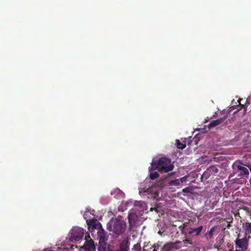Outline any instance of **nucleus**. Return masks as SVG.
<instances>
[{
	"mask_svg": "<svg viewBox=\"0 0 251 251\" xmlns=\"http://www.w3.org/2000/svg\"><path fill=\"white\" fill-rule=\"evenodd\" d=\"M174 165L171 159L161 157L155 161H152L150 170H157L161 173H168L173 170Z\"/></svg>",
	"mask_w": 251,
	"mask_h": 251,
	"instance_id": "obj_1",
	"label": "nucleus"
},
{
	"mask_svg": "<svg viewBox=\"0 0 251 251\" xmlns=\"http://www.w3.org/2000/svg\"><path fill=\"white\" fill-rule=\"evenodd\" d=\"M107 229L119 236L123 234L126 228V223L125 221L117 218L111 219L107 224Z\"/></svg>",
	"mask_w": 251,
	"mask_h": 251,
	"instance_id": "obj_2",
	"label": "nucleus"
},
{
	"mask_svg": "<svg viewBox=\"0 0 251 251\" xmlns=\"http://www.w3.org/2000/svg\"><path fill=\"white\" fill-rule=\"evenodd\" d=\"M88 228L90 231L94 232L95 230H97L98 238H99L100 242H103L107 240L106 233L102 228L101 224L95 219H92L87 222Z\"/></svg>",
	"mask_w": 251,
	"mask_h": 251,
	"instance_id": "obj_3",
	"label": "nucleus"
},
{
	"mask_svg": "<svg viewBox=\"0 0 251 251\" xmlns=\"http://www.w3.org/2000/svg\"><path fill=\"white\" fill-rule=\"evenodd\" d=\"M84 230L79 227H73L71 231L70 240L73 242H78L83 238Z\"/></svg>",
	"mask_w": 251,
	"mask_h": 251,
	"instance_id": "obj_4",
	"label": "nucleus"
},
{
	"mask_svg": "<svg viewBox=\"0 0 251 251\" xmlns=\"http://www.w3.org/2000/svg\"><path fill=\"white\" fill-rule=\"evenodd\" d=\"M239 164H242L241 162H234L232 165V168L235 171V173H239L238 176L241 177L248 178L249 176V172L248 169Z\"/></svg>",
	"mask_w": 251,
	"mask_h": 251,
	"instance_id": "obj_5",
	"label": "nucleus"
},
{
	"mask_svg": "<svg viewBox=\"0 0 251 251\" xmlns=\"http://www.w3.org/2000/svg\"><path fill=\"white\" fill-rule=\"evenodd\" d=\"M240 234H238V238L235 241L236 248H238L245 251L248 248V240L246 237H245L242 239H239Z\"/></svg>",
	"mask_w": 251,
	"mask_h": 251,
	"instance_id": "obj_6",
	"label": "nucleus"
},
{
	"mask_svg": "<svg viewBox=\"0 0 251 251\" xmlns=\"http://www.w3.org/2000/svg\"><path fill=\"white\" fill-rule=\"evenodd\" d=\"M84 251H96V248L93 240L90 239L86 240L82 248Z\"/></svg>",
	"mask_w": 251,
	"mask_h": 251,
	"instance_id": "obj_7",
	"label": "nucleus"
},
{
	"mask_svg": "<svg viewBox=\"0 0 251 251\" xmlns=\"http://www.w3.org/2000/svg\"><path fill=\"white\" fill-rule=\"evenodd\" d=\"M203 228V226H200L196 228L190 227L188 228V233L193 236H198L201 235Z\"/></svg>",
	"mask_w": 251,
	"mask_h": 251,
	"instance_id": "obj_8",
	"label": "nucleus"
},
{
	"mask_svg": "<svg viewBox=\"0 0 251 251\" xmlns=\"http://www.w3.org/2000/svg\"><path fill=\"white\" fill-rule=\"evenodd\" d=\"M218 171L219 170L216 166H211L204 172L202 175V177L203 176H210L211 175H215V174H217Z\"/></svg>",
	"mask_w": 251,
	"mask_h": 251,
	"instance_id": "obj_9",
	"label": "nucleus"
},
{
	"mask_svg": "<svg viewBox=\"0 0 251 251\" xmlns=\"http://www.w3.org/2000/svg\"><path fill=\"white\" fill-rule=\"evenodd\" d=\"M226 116H225L223 118H219L216 120L212 121L208 125V127L211 128L218 126L223 123L226 119Z\"/></svg>",
	"mask_w": 251,
	"mask_h": 251,
	"instance_id": "obj_10",
	"label": "nucleus"
},
{
	"mask_svg": "<svg viewBox=\"0 0 251 251\" xmlns=\"http://www.w3.org/2000/svg\"><path fill=\"white\" fill-rule=\"evenodd\" d=\"M128 220L129 226H131L135 224L138 220V217L134 213H130L128 216Z\"/></svg>",
	"mask_w": 251,
	"mask_h": 251,
	"instance_id": "obj_11",
	"label": "nucleus"
},
{
	"mask_svg": "<svg viewBox=\"0 0 251 251\" xmlns=\"http://www.w3.org/2000/svg\"><path fill=\"white\" fill-rule=\"evenodd\" d=\"M129 246L128 242H123L120 243L119 248L115 251H128Z\"/></svg>",
	"mask_w": 251,
	"mask_h": 251,
	"instance_id": "obj_12",
	"label": "nucleus"
},
{
	"mask_svg": "<svg viewBox=\"0 0 251 251\" xmlns=\"http://www.w3.org/2000/svg\"><path fill=\"white\" fill-rule=\"evenodd\" d=\"M215 229V226H213L210 228L209 230H208L205 234H204V237L206 240H209L213 237L214 235V231Z\"/></svg>",
	"mask_w": 251,
	"mask_h": 251,
	"instance_id": "obj_13",
	"label": "nucleus"
},
{
	"mask_svg": "<svg viewBox=\"0 0 251 251\" xmlns=\"http://www.w3.org/2000/svg\"><path fill=\"white\" fill-rule=\"evenodd\" d=\"M176 248L175 246L172 244H166L162 248L161 251H175Z\"/></svg>",
	"mask_w": 251,
	"mask_h": 251,
	"instance_id": "obj_14",
	"label": "nucleus"
},
{
	"mask_svg": "<svg viewBox=\"0 0 251 251\" xmlns=\"http://www.w3.org/2000/svg\"><path fill=\"white\" fill-rule=\"evenodd\" d=\"M155 170H150V167L149 168L150 171V177L151 180H154L158 178L159 176V175L158 172L154 171Z\"/></svg>",
	"mask_w": 251,
	"mask_h": 251,
	"instance_id": "obj_15",
	"label": "nucleus"
},
{
	"mask_svg": "<svg viewBox=\"0 0 251 251\" xmlns=\"http://www.w3.org/2000/svg\"><path fill=\"white\" fill-rule=\"evenodd\" d=\"M243 227L245 229L246 234H251V223L247 222L243 224Z\"/></svg>",
	"mask_w": 251,
	"mask_h": 251,
	"instance_id": "obj_16",
	"label": "nucleus"
},
{
	"mask_svg": "<svg viewBox=\"0 0 251 251\" xmlns=\"http://www.w3.org/2000/svg\"><path fill=\"white\" fill-rule=\"evenodd\" d=\"M176 147L178 149L183 150L186 147V144H183L181 143L180 141L178 139L176 140Z\"/></svg>",
	"mask_w": 251,
	"mask_h": 251,
	"instance_id": "obj_17",
	"label": "nucleus"
},
{
	"mask_svg": "<svg viewBox=\"0 0 251 251\" xmlns=\"http://www.w3.org/2000/svg\"><path fill=\"white\" fill-rule=\"evenodd\" d=\"M169 184L170 185H173V186H178L180 185V181H179L178 179L172 180L170 181Z\"/></svg>",
	"mask_w": 251,
	"mask_h": 251,
	"instance_id": "obj_18",
	"label": "nucleus"
},
{
	"mask_svg": "<svg viewBox=\"0 0 251 251\" xmlns=\"http://www.w3.org/2000/svg\"><path fill=\"white\" fill-rule=\"evenodd\" d=\"M178 180L180 181V183H185L187 180V177L186 176H184L179 178Z\"/></svg>",
	"mask_w": 251,
	"mask_h": 251,
	"instance_id": "obj_19",
	"label": "nucleus"
},
{
	"mask_svg": "<svg viewBox=\"0 0 251 251\" xmlns=\"http://www.w3.org/2000/svg\"><path fill=\"white\" fill-rule=\"evenodd\" d=\"M182 192L184 193H190L191 189L189 187H186L182 189Z\"/></svg>",
	"mask_w": 251,
	"mask_h": 251,
	"instance_id": "obj_20",
	"label": "nucleus"
},
{
	"mask_svg": "<svg viewBox=\"0 0 251 251\" xmlns=\"http://www.w3.org/2000/svg\"><path fill=\"white\" fill-rule=\"evenodd\" d=\"M183 242L185 244L188 243V244H191V245L192 244V240L191 239H187H187L184 240Z\"/></svg>",
	"mask_w": 251,
	"mask_h": 251,
	"instance_id": "obj_21",
	"label": "nucleus"
},
{
	"mask_svg": "<svg viewBox=\"0 0 251 251\" xmlns=\"http://www.w3.org/2000/svg\"><path fill=\"white\" fill-rule=\"evenodd\" d=\"M153 248H154V249H153L152 251H157V250H156V248H157V249H158L159 248V245L158 244H157L156 245H155V244L152 247Z\"/></svg>",
	"mask_w": 251,
	"mask_h": 251,
	"instance_id": "obj_22",
	"label": "nucleus"
},
{
	"mask_svg": "<svg viewBox=\"0 0 251 251\" xmlns=\"http://www.w3.org/2000/svg\"><path fill=\"white\" fill-rule=\"evenodd\" d=\"M246 103H248V104L250 103V101H249L248 100H246Z\"/></svg>",
	"mask_w": 251,
	"mask_h": 251,
	"instance_id": "obj_23",
	"label": "nucleus"
},
{
	"mask_svg": "<svg viewBox=\"0 0 251 251\" xmlns=\"http://www.w3.org/2000/svg\"><path fill=\"white\" fill-rule=\"evenodd\" d=\"M45 251H51L50 249H45Z\"/></svg>",
	"mask_w": 251,
	"mask_h": 251,
	"instance_id": "obj_24",
	"label": "nucleus"
},
{
	"mask_svg": "<svg viewBox=\"0 0 251 251\" xmlns=\"http://www.w3.org/2000/svg\"><path fill=\"white\" fill-rule=\"evenodd\" d=\"M250 184H251V178L250 179Z\"/></svg>",
	"mask_w": 251,
	"mask_h": 251,
	"instance_id": "obj_25",
	"label": "nucleus"
},
{
	"mask_svg": "<svg viewBox=\"0 0 251 251\" xmlns=\"http://www.w3.org/2000/svg\"><path fill=\"white\" fill-rule=\"evenodd\" d=\"M242 100V99H239V100H238V101L239 102L240 104H241L240 101L241 100Z\"/></svg>",
	"mask_w": 251,
	"mask_h": 251,
	"instance_id": "obj_26",
	"label": "nucleus"
},
{
	"mask_svg": "<svg viewBox=\"0 0 251 251\" xmlns=\"http://www.w3.org/2000/svg\"><path fill=\"white\" fill-rule=\"evenodd\" d=\"M239 251V250H236V251Z\"/></svg>",
	"mask_w": 251,
	"mask_h": 251,
	"instance_id": "obj_27",
	"label": "nucleus"
}]
</instances>
